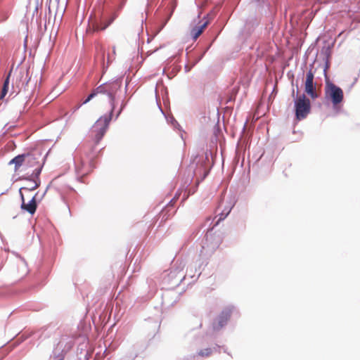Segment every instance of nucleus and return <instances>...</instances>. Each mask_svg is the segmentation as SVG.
<instances>
[{
    "label": "nucleus",
    "mask_w": 360,
    "mask_h": 360,
    "mask_svg": "<svg viewBox=\"0 0 360 360\" xmlns=\"http://www.w3.org/2000/svg\"><path fill=\"white\" fill-rule=\"evenodd\" d=\"M302 77L304 76V71L302 72Z\"/></svg>",
    "instance_id": "nucleus-52"
},
{
    "label": "nucleus",
    "mask_w": 360,
    "mask_h": 360,
    "mask_svg": "<svg viewBox=\"0 0 360 360\" xmlns=\"http://www.w3.org/2000/svg\"><path fill=\"white\" fill-rule=\"evenodd\" d=\"M215 40V38L212 39V41L208 44V46L205 48V49L198 56V58L195 59L194 63L193 65L197 64L205 55L206 52L210 49L212 46L214 41Z\"/></svg>",
    "instance_id": "nucleus-24"
},
{
    "label": "nucleus",
    "mask_w": 360,
    "mask_h": 360,
    "mask_svg": "<svg viewBox=\"0 0 360 360\" xmlns=\"http://www.w3.org/2000/svg\"><path fill=\"white\" fill-rule=\"evenodd\" d=\"M154 309L157 311V313L155 314V316H160L162 314V309L160 307L154 306Z\"/></svg>",
    "instance_id": "nucleus-37"
},
{
    "label": "nucleus",
    "mask_w": 360,
    "mask_h": 360,
    "mask_svg": "<svg viewBox=\"0 0 360 360\" xmlns=\"http://www.w3.org/2000/svg\"><path fill=\"white\" fill-rule=\"evenodd\" d=\"M179 262L176 261V264L171 268L169 272L166 271L162 278V283L168 285L169 288L179 286L185 278L183 270L185 264L181 261L175 266Z\"/></svg>",
    "instance_id": "nucleus-8"
},
{
    "label": "nucleus",
    "mask_w": 360,
    "mask_h": 360,
    "mask_svg": "<svg viewBox=\"0 0 360 360\" xmlns=\"http://www.w3.org/2000/svg\"><path fill=\"white\" fill-rule=\"evenodd\" d=\"M233 101V98L232 97H230L229 99H228V101L227 102H231V101Z\"/></svg>",
    "instance_id": "nucleus-44"
},
{
    "label": "nucleus",
    "mask_w": 360,
    "mask_h": 360,
    "mask_svg": "<svg viewBox=\"0 0 360 360\" xmlns=\"http://www.w3.org/2000/svg\"><path fill=\"white\" fill-rule=\"evenodd\" d=\"M221 348V346L216 345L214 347H207L203 349H200L198 354L202 357L210 356L214 352H219V349Z\"/></svg>",
    "instance_id": "nucleus-19"
},
{
    "label": "nucleus",
    "mask_w": 360,
    "mask_h": 360,
    "mask_svg": "<svg viewBox=\"0 0 360 360\" xmlns=\"http://www.w3.org/2000/svg\"><path fill=\"white\" fill-rule=\"evenodd\" d=\"M19 179L20 180H26V181H32V182H33V180H34V177L32 176V174L30 175H27V176H22Z\"/></svg>",
    "instance_id": "nucleus-35"
},
{
    "label": "nucleus",
    "mask_w": 360,
    "mask_h": 360,
    "mask_svg": "<svg viewBox=\"0 0 360 360\" xmlns=\"http://www.w3.org/2000/svg\"><path fill=\"white\" fill-rule=\"evenodd\" d=\"M127 86H128V82L126 83V86H125V91H127Z\"/></svg>",
    "instance_id": "nucleus-47"
},
{
    "label": "nucleus",
    "mask_w": 360,
    "mask_h": 360,
    "mask_svg": "<svg viewBox=\"0 0 360 360\" xmlns=\"http://www.w3.org/2000/svg\"><path fill=\"white\" fill-rule=\"evenodd\" d=\"M49 187V186H47L46 189L45 190V191H44V193L42 194V195H41V198L39 200H39H41L44 198V196L46 195V191H47V190H48Z\"/></svg>",
    "instance_id": "nucleus-40"
},
{
    "label": "nucleus",
    "mask_w": 360,
    "mask_h": 360,
    "mask_svg": "<svg viewBox=\"0 0 360 360\" xmlns=\"http://www.w3.org/2000/svg\"><path fill=\"white\" fill-rule=\"evenodd\" d=\"M357 80H358L357 77L354 78V82H353L352 86H353L357 82Z\"/></svg>",
    "instance_id": "nucleus-42"
},
{
    "label": "nucleus",
    "mask_w": 360,
    "mask_h": 360,
    "mask_svg": "<svg viewBox=\"0 0 360 360\" xmlns=\"http://www.w3.org/2000/svg\"><path fill=\"white\" fill-rule=\"evenodd\" d=\"M175 212V201L173 198L162 209L159 216L160 223L169 219Z\"/></svg>",
    "instance_id": "nucleus-11"
},
{
    "label": "nucleus",
    "mask_w": 360,
    "mask_h": 360,
    "mask_svg": "<svg viewBox=\"0 0 360 360\" xmlns=\"http://www.w3.org/2000/svg\"><path fill=\"white\" fill-rule=\"evenodd\" d=\"M26 160V153H23L15 156L12 158L8 165H15V171H17L24 163L25 164Z\"/></svg>",
    "instance_id": "nucleus-16"
},
{
    "label": "nucleus",
    "mask_w": 360,
    "mask_h": 360,
    "mask_svg": "<svg viewBox=\"0 0 360 360\" xmlns=\"http://www.w3.org/2000/svg\"><path fill=\"white\" fill-rule=\"evenodd\" d=\"M33 182L34 183V185L32 186V188H28L27 187L24 186V187H21L19 190L20 191L25 190V191H30L36 190L37 188L39 187V186L41 184V180L39 178L34 179V180H33Z\"/></svg>",
    "instance_id": "nucleus-25"
},
{
    "label": "nucleus",
    "mask_w": 360,
    "mask_h": 360,
    "mask_svg": "<svg viewBox=\"0 0 360 360\" xmlns=\"http://www.w3.org/2000/svg\"><path fill=\"white\" fill-rule=\"evenodd\" d=\"M75 169L77 174H80L82 172V167L84 165V162L81 161V166L79 165L77 161L75 160Z\"/></svg>",
    "instance_id": "nucleus-34"
},
{
    "label": "nucleus",
    "mask_w": 360,
    "mask_h": 360,
    "mask_svg": "<svg viewBox=\"0 0 360 360\" xmlns=\"http://www.w3.org/2000/svg\"><path fill=\"white\" fill-rule=\"evenodd\" d=\"M52 261H44L38 269L37 279L45 280L51 271Z\"/></svg>",
    "instance_id": "nucleus-13"
},
{
    "label": "nucleus",
    "mask_w": 360,
    "mask_h": 360,
    "mask_svg": "<svg viewBox=\"0 0 360 360\" xmlns=\"http://www.w3.org/2000/svg\"><path fill=\"white\" fill-rule=\"evenodd\" d=\"M176 6V1L175 0H171L170 2H169V14L168 15V18H167L166 22H167L169 20V19L171 18V16L172 15L173 12L174 11Z\"/></svg>",
    "instance_id": "nucleus-31"
},
{
    "label": "nucleus",
    "mask_w": 360,
    "mask_h": 360,
    "mask_svg": "<svg viewBox=\"0 0 360 360\" xmlns=\"http://www.w3.org/2000/svg\"><path fill=\"white\" fill-rule=\"evenodd\" d=\"M41 156V153L37 148H32L26 152L25 164L28 167H33L39 164V160Z\"/></svg>",
    "instance_id": "nucleus-10"
},
{
    "label": "nucleus",
    "mask_w": 360,
    "mask_h": 360,
    "mask_svg": "<svg viewBox=\"0 0 360 360\" xmlns=\"http://www.w3.org/2000/svg\"><path fill=\"white\" fill-rule=\"evenodd\" d=\"M77 179H78L79 181H81V182H82V176L78 177V178H77Z\"/></svg>",
    "instance_id": "nucleus-48"
},
{
    "label": "nucleus",
    "mask_w": 360,
    "mask_h": 360,
    "mask_svg": "<svg viewBox=\"0 0 360 360\" xmlns=\"http://www.w3.org/2000/svg\"><path fill=\"white\" fill-rule=\"evenodd\" d=\"M153 1V0H147V1H148V4H147L148 5V4H149V2H150V1Z\"/></svg>",
    "instance_id": "nucleus-49"
},
{
    "label": "nucleus",
    "mask_w": 360,
    "mask_h": 360,
    "mask_svg": "<svg viewBox=\"0 0 360 360\" xmlns=\"http://www.w3.org/2000/svg\"><path fill=\"white\" fill-rule=\"evenodd\" d=\"M324 98L326 102L332 103L333 110L335 113L340 112L344 101V93L339 86L330 81L328 76H326Z\"/></svg>",
    "instance_id": "nucleus-3"
},
{
    "label": "nucleus",
    "mask_w": 360,
    "mask_h": 360,
    "mask_svg": "<svg viewBox=\"0 0 360 360\" xmlns=\"http://www.w3.org/2000/svg\"><path fill=\"white\" fill-rule=\"evenodd\" d=\"M80 107H81V105L76 106L75 108V110H78Z\"/></svg>",
    "instance_id": "nucleus-46"
},
{
    "label": "nucleus",
    "mask_w": 360,
    "mask_h": 360,
    "mask_svg": "<svg viewBox=\"0 0 360 360\" xmlns=\"http://www.w3.org/2000/svg\"><path fill=\"white\" fill-rule=\"evenodd\" d=\"M19 194L21 200V210L28 212L31 215H33L36 212L38 206V200L37 199L38 193H36L35 195L28 201V202H25V197L22 193V191L19 190Z\"/></svg>",
    "instance_id": "nucleus-9"
},
{
    "label": "nucleus",
    "mask_w": 360,
    "mask_h": 360,
    "mask_svg": "<svg viewBox=\"0 0 360 360\" xmlns=\"http://www.w3.org/2000/svg\"><path fill=\"white\" fill-rule=\"evenodd\" d=\"M20 260H21V262H22V265H23L25 267H26V266H27V263H26V262H25V259H24V258L20 257Z\"/></svg>",
    "instance_id": "nucleus-39"
},
{
    "label": "nucleus",
    "mask_w": 360,
    "mask_h": 360,
    "mask_svg": "<svg viewBox=\"0 0 360 360\" xmlns=\"http://www.w3.org/2000/svg\"><path fill=\"white\" fill-rule=\"evenodd\" d=\"M127 0H104L94 9L89 20V29L93 32L105 30L115 20L117 13L123 8Z\"/></svg>",
    "instance_id": "nucleus-2"
},
{
    "label": "nucleus",
    "mask_w": 360,
    "mask_h": 360,
    "mask_svg": "<svg viewBox=\"0 0 360 360\" xmlns=\"http://www.w3.org/2000/svg\"><path fill=\"white\" fill-rule=\"evenodd\" d=\"M304 94L309 96L313 101L320 96V92L317 90V83H304Z\"/></svg>",
    "instance_id": "nucleus-15"
},
{
    "label": "nucleus",
    "mask_w": 360,
    "mask_h": 360,
    "mask_svg": "<svg viewBox=\"0 0 360 360\" xmlns=\"http://www.w3.org/2000/svg\"><path fill=\"white\" fill-rule=\"evenodd\" d=\"M210 20L208 18V15H207L206 16H205L203 18L202 22H200V25H195V27L198 29H200L201 30V32H202L203 30H205V28L210 24Z\"/></svg>",
    "instance_id": "nucleus-23"
},
{
    "label": "nucleus",
    "mask_w": 360,
    "mask_h": 360,
    "mask_svg": "<svg viewBox=\"0 0 360 360\" xmlns=\"http://www.w3.org/2000/svg\"><path fill=\"white\" fill-rule=\"evenodd\" d=\"M314 72H313V71H312V69H311V68H310V69L309 70V71L307 72L304 83H311V82H315L314 81Z\"/></svg>",
    "instance_id": "nucleus-26"
},
{
    "label": "nucleus",
    "mask_w": 360,
    "mask_h": 360,
    "mask_svg": "<svg viewBox=\"0 0 360 360\" xmlns=\"http://www.w3.org/2000/svg\"><path fill=\"white\" fill-rule=\"evenodd\" d=\"M156 101H157L158 107H159L160 110H161V112H162V114L165 115V117L167 122L169 124H170L173 127L174 129H180L181 126L179 125L178 122L175 120V118L172 115H165L164 113L162 108L158 104V96L157 95H156Z\"/></svg>",
    "instance_id": "nucleus-18"
},
{
    "label": "nucleus",
    "mask_w": 360,
    "mask_h": 360,
    "mask_svg": "<svg viewBox=\"0 0 360 360\" xmlns=\"http://www.w3.org/2000/svg\"><path fill=\"white\" fill-rule=\"evenodd\" d=\"M238 309L236 304L229 303L224 305L212 321L211 326L213 332L219 333L223 330L228 325L232 316L238 314Z\"/></svg>",
    "instance_id": "nucleus-4"
},
{
    "label": "nucleus",
    "mask_w": 360,
    "mask_h": 360,
    "mask_svg": "<svg viewBox=\"0 0 360 360\" xmlns=\"http://www.w3.org/2000/svg\"><path fill=\"white\" fill-rule=\"evenodd\" d=\"M297 94H295L294 89L292 92L294 102V112L295 119L298 121L305 119L311 112V104L309 98L304 94H299L298 84H296Z\"/></svg>",
    "instance_id": "nucleus-5"
},
{
    "label": "nucleus",
    "mask_w": 360,
    "mask_h": 360,
    "mask_svg": "<svg viewBox=\"0 0 360 360\" xmlns=\"http://www.w3.org/2000/svg\"><path fill=\"white\" fill-rule=\"evenodd\" d=\"M236 202V199L233 195H229L224 198L219 203L217 211L219 212V218L214 222L212 228H207V232L202 240L201 250L200 251V259L195 264H191L186 270L185 275L196 281L201 274L202 266H206L208 264V259L210 257L220 245V238L212 233L214 226H217L221 221H223L230 214Z\"/></svg>",
    "instance_id": "nucleus-1"
},
{
    "label": "nucleus",
    "mask_w": 360,
    "mask_h": 360,
    "mask_svg": "<svg viewBox=\"0 0 360 360\" xmlns=\"http://www.w3.org/2000/svg\"><path fill=\"white\" fill-rule=\"evenodd\" d=\"M210 156H212V153L210 151H206L198 161V164L199 162H201V167L202 169L203 170L202 179H205L208 175L211 168L210 162Z\"/></svg>",
    "instance_id": "nucleus-14"
},
{
    "label": "nucleus",
    "mask_w": 360,
    "mask_h": 360,
    "mask_svg": "<svg viewBox=\"0 0 360 360\" xmlns=\"http://www.w3.org/2000/svg\"><path fill=\"white\" fill-rule=\"evenodd\" d=\"M186 72H188L190 70V68L188 67V65H185Z\"/></svg>",
    "instance_id": "nucleus-43"
},
{
    "label": "nucleus",
    "mask_w": 360,
    "mask_h": 360,
    "mask_svg": "<svg viewBox=\"0 0 360 360\" xmlns=\"http://www.w3.org/2000/svg\"><path fill=\"white\" fill-rule=\"evenodd\" d=\"M195 338H194V344L195 345H201L203 344L205 335L204 333H198V334H195Z\"/></svg>",
    "instance_id": "nucleus-22"
},
{
    "label": "nucleus",
    "mask_w": 360,
    "mask_h": 360,
    "mask_svg": "<svg viewBox=\"0 0 360 360\" xmlns=\"http://www.w3.org/2000/svg\"><path fill=\"white\" fill-rule=\"evenodd\" d=\"M8 89L6 88H3L1 89V91L0 93V101H2L6 95L8 94Z\"/></svg>",
    "instance_id": "nucleus-36"
},
{
    "label": "nucleus",
    "mask_w": 360,
    "mask_h": 360,
    "mask_svg": "<svg viewBox=\"0 0 360 360\" xmlns=\"http://www.w3.org/2000/svg\"><path fill=\"white\" fill-rule=\"evenodd\" d=\"M138 354L134 352H128L124 355L120 360H134L137 357Z\"/></svg>",
    "instance_id": "nucleus-30"
},
{
    "label": "nucleus",
    "mask_w": 360,
    "mask_h": 360,
    "mask_svg": "<svg viewBox=\"0 0 360 360\" xmlns=\"http://www.w3.org/2000/svg\"><path fill=\"white\" fill-rule=\"evenodd\" d=\"M201 30L198 29L195 26L193 27L191 32V37L193 40H196L201 34Z\"/></svg>",
    "instance_id": "nucleus-28"
},
{
    "label": "nucleus",
    "mask_w": 360,
    "mask_h": 360,
    "mask_svg": "<svg viewBox=\"0 0 360 360\" xmlns=\"http://www.w3.org/2000/svg\"><path fill=\"white\" fill-rule=\"evenodd\" d=\"M70 190L75 192V189L73 188H70Z\"/></svg>",
    "instance_id": "nucleus-50"
},
{
    "label": "nucleus",
    "mask_w": 360,
    "mask_h": 360,
    "mask_svg": "<svg viewBox=\"0 0 360 360\" xmlns=\"http://www.w3.org/2000/svg\"><path fill=\"white\" fill-rule=\"evenodd\" d=\"M96 60H99V61L101 63V66L102 68L103 74H104L106 72V70L110 63V60L108 58L107 64L105 65V51L102 47H100L99 50H98V56L96 57Z\"/></svg>",
    "instance_id": "nucleus-17"
},
{
    "label": "nucleus",
    "mask_w": 360,
    "mask_h": 360,
    "mask_svg": "<svg viewBox=\"0 0 360 360\" xmlns=\"http://www.w3.org/2000/svg\"><path fill=\"white\" fill-rule=\"evenodd\" d=\"M122 84V77L117 78L112 81L105 82L97 86V91L102 94H106L109 98L110 110H115L117 106L116 94L120 89Z\"/></svg>",
    "instance_id": "nucleus-6"
},
{
    "label": "nucleus",
    "mask_w": 360,
    "mask_h": 360,
    "mask_svg": "<svg viewBox=\"0 0 360 360\" xmlns=\"http://www.w3.org/2000/svg\"><path fill=\"white\" fill-rule=\"evenodd\" d=\"M100 92L97 91V87L85 98V100L82 102V105L86 104L89 102L92 98H94Z\"/></svg>",
    "instance_id": "nucleus-29"
},
{
    "label": "nucleus",
    "mask_w": 360,
    "mask_h": 360,
    "mask_svg": "<svg viewBox=\"0 0 360 360\" xmlns=\"http://www.w3.org/2000/svg\"><path fill=\"white\" fill-rule=\"evenodd\" d=\"M46 155H47V154L43 158L42 162L39 165V166L33 170L32 174V176L34 177V179L39 178V176L41 173L42 169L45 164Z\"/></svg>",
    "instance_id": "nucleus-21"
},
{
    "label": "nucleus",
    "mask_w": 360,
    "mask_h": 360,
    "mask_svg": "<svg viewBox=\"0 0 360 360\" xmlns=\"http://www.w3.org/2000/svg\"><path fill=\"white\" fill-rule=\"evenodd\" d=\"M12 70H10L9 72L7 74L6 78L4 79V84H3V88L9 89V83H10V77L11 75Z\"/></svg>",
    "instance_id": "nucleus-32"
},
{
    "label": "nucleus",
    "mask_w": 360,
    "mask_h": 360,
    "mask_svg": "<svg viewBox=\"0 0 360 360\" xmlns=\"http://www.w3.org/2000/svg\"><path fill=\"white\" fill-rule=\"evenodd\" d=\"M162 299L161 304H165L168 306H173L177 302L180 295L174 291H166L161 295H158Z\"/></svg>",
    "instance_id": "nucleus-12"
},
{
    "label": "nucleus",
    "mask_w": 360,
    "mask_h": 360,
    "mask_svg": "<svg viewBox=\"0 0 360 360\" xmlns=\"http://www.w3.org/2000/svg\"><path fill=\"white\" fill-rule=\"evenodd\" d=\"M90 166H91V169H94V167H95V166L94 165V163H93V160H91V161H90Z\"/></svg>",
    "instance_id": "nucleus-41"
},
{
    "label": "nucleus",
    "mask_w": 360,
    "mask_h": 360,
    "mask_svg": "<svg viewBox=\"0 0 360 360\" xmlns=\"http://www.w3.org/2000/svg\"><path fill=\"white\" fill-rule=\"evenodd\" d=\"M333 47V44L325 45L322 47L321 55L323 56V60H331Z\"/></svg>",
    "instance_id": "nucleus-20"
},
{
    "label": "nucleus",
    "mask_w": 360,
    "mask_h": 360,
    "mask_svg": "<svg viewBox=\"0 0 360 360\" xmlns=\"http://www.w3.org/2000/svg\"><path fill=\"white\" fill-rule=\"evenodd\" d=\"M224 352L228 354L229 355H230V354L227 352L226 348H224Z\"/></svg>",
    "instance_id": "nucleus-45"
},
{
    "label": "nucleus",
    "mask_w": 360,
    "mask_h": 360,
    "mask_svg": "<svg viewBox=\"0 0 360 360\" xmlns=\"http://www.w3.org/2000/svg\"><path fill=\"white\" fill-rule=\"evenodd\" d=\"M112 52L115 53V47H113Z\"/></svg>",
    "instance_id": "nucleus-51"
},
{
    "label": "nucleus",
    "mask_w": 360,
    "mask_h": 360,
    "mask_svg": "<svg viewBox=\"0 0 360 360\" xmlns=\"http://www.w3.org/2000/svg\"><path fill=\"white\" fill-rule=\"evenodd\" d=\"M114 111L110 110L108 112L101 116L93 125L91 131L94 133V141L95 145L99 143L107 132L110 122L112 120Z\"/></svg>",
    "instance_id": "nucleus-7"
},
{
    "label": "nucleus",
    "mask_w": 360,
    "mask_h": 360,
    "mask_svg": "<svg viewBox=\"0 0 360 360\" xmlns=\"http://www.w3.org/2000/svg\"><path fill=\"white\" fill-rule=\"evenodd\" d=\"M147 283H148L149 286H151L153 285V278H147Z\"/></svg>",
    "instance_id": "nucleus-38"
},
{
    "label": "nucleus",
    "mask_w": 360,
    "mask_h": 360,
    "mask_svg": "<svg viewBox=\"0 0 360 360\" xmlns=\"http://www.w3.org/2000/svg\"><path fill=\"white\" fill-rule=\"evenodd\" d=\"M323 60L324 61L323 74H324V77L326 78V76H328L326 72L330 68V60Z\"/></svg>",
    "instance_id": "nucleus-33"
},
{
    "label": "nucleus",
    "mask_w": 360,
    "mask_h": 360,
    "mask_svg": "<svg viewBox=\"0 0 360 360\" xmlns=\"http://www.w3.org/2000/svg\"><path fill=\"white\" fill-rule=\"evenodd\" d=\"M128 101H129V100H124V99L122 101L119 110L117 111L116 115H115V120L120 117V115H121L122 111L124 110L125 107L127 105Z\"/></svg>",
    "instance_id": "nucleus-27"
}]
</instances>
